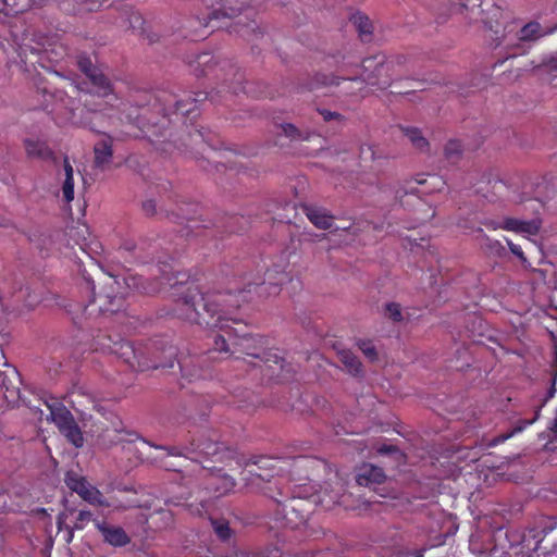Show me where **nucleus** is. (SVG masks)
I'll list each match as a JSON object with an SVG mask.
<instances>
[{"instance_id": "obj_1", "label": "nucleus", "mask_w": 557, "mask_h": 557, "mask_svg": "<svg viewBox=\"0 0 557 557\" xmlns=\"http://www.w3.org/2000/svg\"><path fill=\"white\" fill-rule=\"evenodd\" d=\"M290 281L289 274L284 270H268L263 277L260 275L250 278V275H243L238 280L228 282L225 290L201 292L194 282H178L168 274L160 277L157 284L147 283L141 276L129 275L124 278L128 288L139 293L152 294L160 292L164 285L174 289L176 296L174 314L190 323L208 329H219L222 334L213 337L214 347L205 356L177 359L182 376L189 382L207 377V372L199 367L212 358L213 352L234 355V362L237 368H259L264 377L270 381L283 382L288 379L290 366L280 349H265V339L260 335H252L242 332L243 320L235 315L244 302L252 299V290L262 296L275 295L280 287Z\"/></svg>"}, {"instance_id": "obj_2", "label": "nucleus", "mask_w": 557, "mask_h": 557, "mask_svg": "<svg viewBox=\"0 0 557 557\" xmlns=\"http://www.w3.org/2000/svg\"><path fill=\"white\" fill-rule=\"evenodd\" d=\"M206 92H194L184 98L173 99L169 104H160L157 101L150 106H131L125 114L127 124L136 127L135 137L147 138L150 143H157L165 136V122L171 114L187 116L197 108L198 103L207 99Z\"/></svg>"}, {"instance_id": "obj_3", "label": "nucleus", "mask_w": 557, "mask_h": 557, "mask_svg": "<svg viewBox=\"0 0 557 557\" xmlns=\"http://www.w3.org/2000/svg\"><path fill=\"white\" fill-rule=\"evenodd\" d=\"M107 348L135 371L173 368L176 358V348L174 346L159 347L157 342L135 346L129 341L120 339L113 342L112 345H108Z\"/></svg>"}, {"instance_id": "obj_4", "label": "nucleus", "mask_w": 557, "mask_h": 557, "mask_svg": "<svg viewBox=\"0 0 557 557\" xmlns=\"http://www.w3.org/2000/svg\"><path fill=\"white\" fill-rule=\"evenodd\" d=\"M405 62L404 57L387 59L384 54L367 58L362 61V74L359 77H347L342 81H350L358 85V90L363 89V84L377 89H385L391 86L394 77L400 74L396 67ZM341 77L322 75V85H339Z\"/></svg>"}, {"instance_id": "obj_5", "label": "nucleus", "mask_w": 557, "mask_h": 557, "mask_svg": "<svg viewBox=\"0 0 557 557\" xmlns=\"http://www.w3.org/2000/svg\"><path fill=\"white\" fill-rule=\"evenodd\" d=\"M88 290L91 294V300L84 306L83 312L87 315L115 313L120 311L125 301V295L122 293L120 282L109 276L99 292L90 278H85Z\"/></svg>"}, {"instance_id": "obj_6", "label": "nucleus", "mask_w": 557, "mask_h": 557, "mask_svg": "<svg viewBox=\"0 0 557 557\" xmlns=\"http://www.w3.org/2000/svg\"><path fill=\"white\" fill-rule=\"evenodd\" d=\"M168 451L169 456H182L193 461H200V457L215 458L222 460L227 448L218 440L215 432L202 431L198 438L193 437L188 446L171 445L157 446Z\"/></svg>"}, {"instance_id": "obj_7", "label": "nucleus", "mask_w": 557, "mask_h": 557, "mask_svg": "<svg viewBox=\"0 0 557 557\" xmlns=\"http://www.w3.org/2000/svg\"><path fill=\"white\" fill-rule=\"evenodd\" d=\"M542 36V27L537 22H530L519 29L517 23L511 21L504 27L503 40L507 49V59L525 53V44Z\"/></svg>"}, {"instance_id": "obj_8", "label": "nucleus", "mask_w": 557, "mask_h": 557, "mask_svg": "<svg viewBox=\"0 0 557 557\" xmlns=\"http://www.w3.org/2000/svg\"><path fill=\"white\" fill-rule=\"evenodd\" d=\"M46 404L50 410V419L57 425L60 433L76 448L83 447L84 436L71 411L57 400Z\"/></svg>"}, {"instance_id": "obj_9", "label": "nucleus", "mask_w": 557, "mask_h": 557, "mask_svg": "<svg viewBox=\"0 0 557 557\" xmlns=\"http://www.w3.org/2000/svg\"><path fill=\"white\" fill-rule=\"evenodd\" d=\"M479 17L483 25L492 33L491 39L495 42V47L502 46L504 44V27L509 23L500 22V20L505 18L503 9L494 0H485L482 9L478 11Z\"/></svg>"}, {"instance_id": "obj_10", "label": "nucleus", "mask_w": 557, "mask_h": 557, "mask_svg": "<svg viewBox=\"0 0 557 557\" xmlns=\"http://www.w3.org/2000/svg\"><path fill=\"white\" fill-rule=\"evenodd\" d=\"M65 485L72 491L77 493L85 502L90 505L108 506L102 493L92 486L85 476L70 470L64 476Z\"/></svg>"}, {"instance_id": "obj_11", "label": "nucleus", "mask_w": 557, "mask_h": 557, "mask_svg": "<svg viewBox=\"0 0 557 557\" xmlns=\"http://www.w3.org/2000/svg\"><path fill=\"white\" fill-rule=\"evenodd\" d=\"M65 485L72 491L77 493L85 502L90 505L108 506L102 493L92 486L85 476L70 470L64 476Z\"/></svg>"}, {"instance_id": "obj_12", "label": "nucleus", "mask_w": 557, "mask_h": 557, "mask_svg": "<svg viewBox=\"0 0 557 557\" xmlns=\"http://www.w3.org/2000/svg\"><path fill=\"white\" fill-rule=\"evenodd\" d=\"M77 65L82 73L89 79L90 84L101 97L113 94V86L110 79L103 74L102 70L95 65L87 54H81L77 58Z\"/></svg>"}, {"instance_id": "obj_13", "label": "nucleus", "mask_w": 557, "mask_h": 557, "mask_svg": "<svg viewBox=\"0 0 557 557\" xmlns=\"http://www.w3.org/2000/svg\"><path fill=\"white\" fill-rule=\"evenodd\" d=\"M49 83L48 85L39 86L37 89V92L42 94L44 97L42 109L51 114L64 109L67 111L66 114L72 116L74 100L64 90L51 87Z\"/></svg>"}, {"instance_id": "obj_14", "label": "nucleus", "mask_w": 557, "mask_h": 557, "mask_svg": "<svg viewBox=\"0 0 557 557\" xmlns=\"http://www.w3.org/2000/svg\"><path fill=\"white\" fill-rule=\"evenodd\" d=\"M275 461L276 459L271 457H253L246 463V467L250 468L247 469L246 472L251 475V478L246 479L250 480L252 483H255L256 480L270 483L271 479L276 474L274 465Z\"/></svg>"}, {"instance_id": "obj_15", "label": "nucleus", "mask_w": 557, "mask_h": 557, "mask_svg": "<svg viewBox=\"0 0 557 557\" xmlns=\"http://www.w3.org/2000/svg\"><path fill=\"white\" fill-rule=\"evenodd\" d=\"M3 362L0 363V386L4 389L5 398L18 396L21 376L16 368L8 363L4 355L1 352Z\"/></svg>"}, {"instance_id": "obj_16", "label": "nucleus", "mask_w": 557, "mask_h": 557, "mask_svg": "<svg viewBox=\"0 0 557 557\" xmlns=\"http://www.w3.org/2000/svg\"><path fill=\"white\" fill-rule=\"evenodd\" d=\"M95 528L101 533L104 543L114 546L123 547L131 542V537L121 527L108 524L106 521L95 520Z\"/></svg>"}, {"instance_id": "obj_17", "label": "nucleus", "mask_w": 557, "mask_h": 557, "mask_svg": "<svg viewBox=\"0 0 557 557\" xmlns=\"http://www.w3.org/2000/svg\"><path fill=\"white\" fill-rule=\"evenodd\" d=\"M276 503V517L275 520L277 522V527L280 528H290L294 529L297 527L298 522L293 520V518L289 517V515H295L296 518H298V509L294 505V503L297 500L296 497H293L290 499L289 504H286L284 500H280L275 498L273 495H270Z\"/></svg>"}, {"instance_id": "obj_18", "label": "nucleus", "mask_w": 557, "mask_h": 557, "mask_svg": "<svg viewBox=\"0 0 557 557\" xmlns=\"http://www.w3.org/2000/svg\"><path fill=\"white\" fill-rule=\"evenodd\" d=\"M502 228L515 233L536 235L540 232L541 223L539 220L523 221L516 218H505Z\"/></svg>"}, {"instance_id": "obj_19", "label": "nucleus", "mask_w": 557, "mask_h": 557, "mask_svg": "<svg viewBox=\"0 0 557 557\" xmlns=\"http://www.w3.org/2000/svg\"><path fill=\"white\" fill-rule=\"evenodd\" d=\"M304 212L315 227L320 230L332 228L334 216L326 209L308 205L304 207Z\"/></svg>"}, {"instance_id": "obj_20", "label": "nucleus", "mask_w": 557, "mask_h": 557, "mask_svg": "<svg viewBox=\"0 0 557 557\" xmlns=\"http://www.w3.org/2000/svg\"><path fill=\"white\" fill-rule=\"evenodd\" d=\"M94 164L98 169H104L113 157L112 138L106 136L94 146Z\"/></svg>"}, {"instance_id": "obj_21", "label": "nucleus", "mask_w": 557, "mask_h": 557, "mask_svg": "<svg viewBox=\"0 0 557 557\" xmlns=\"http://www.w3.org/2000/svg\"><path fill=\"white\" fill-rule=\"evenodd\" d=\"M24 146L29 158H36L39 160H55L54 152L46 141L27 138L24 140Z\"/></svg>"}, {"instance_id": "obj_22", "label": "nucleus", "mask_w": 557, "mask_h": 557, "mask_svg": "<svg viewBox=\"0 0 557 557\" xmlns=\"http://www.w3.org/2000/svg\"><path fill=\"white\" fill-rule=\"evenodd\" d=\"M386 475L382 468L376 466H364L361 471L357 474V483L361 486H368L370 484L383 483Z\"/></svg>"}, {"instance_id": "obj_23", "label": "nucleus", "mask_w": 557, "mask_h": 557, "mask_svg": "<svg viewBox=\"0 0 557 557\" xmlns=\"http://www.w3.org/2000/svg\"><path fill=\"white\" fill-rule=\"evenodd\" d=\"M213 60L214 58L210 52H202L189 62V66L196 76H207L216 66V62H213Z\"/></svg>"}, {"instance_id": "obj_24", "label": "nucleus", "mask_w": 557, "mask_h": 557, "mask_svg": "<svg viewBox=\"0 0 557 557\" xmlns=\"http://www.w3.org/2000/svg\"><path fill=\"white\" fill-rule=\"evenodd\" d=\"M350 22L357 29L359 37L363 42H370L372 40L373 24L367 15L361 12H357L351 15Z\"/></svg>"}, {"instance_id": "obj_25", "label": "nucleus", "mask_w": 557, "mask_h": 557, "mask_svg": "<svg viewBox=\"0 0 557 557\" xmlns=\"http://www.w3.org/2000/svg\"><path fill=\"white\" fill-rule=\"evenodd\" d=\"M539 416H540V409H537L535 411V414L532 419L519 420V422L512 428V430H510L506 433H502V434L495 436L494 438H492L488 443V446L490 447L497 446V445L504 443L505 441L509 440L510 437H512L515 434L522 432L527 426L533 424L537 420Z\"/></svg>"}, {"instance_id": "obj_26", "label": "nucleus", "mask_w": 557, "mask_h": 557, "mask_svg": "<svg viewBox=\"0 0 557 557\" xmlns=\"http://www.w3.org/2000/svg\"><path fill=\"white\" fill-rule=\"evenodd\" d=\"M120 251L129 253V256L133 257L135 261L139 262H145L146 259L151 255L147 251L143 240L139 243L131 239L124 240L120 246Z\"/></svg>"}, {"instance_id": "obj_27", "label": "nucleus", "mask_w": 557, "mask_h": 557, "mask_svg": "<svg viewBox=\"0 0 557 557\" xmlns=\"http://www.w3.org/2000/svg\"><path fill=\"white\" fill-rule=\"evenodd\" d=\"M63 169L65 178L62 184V195L63 199L70 203L74 199V177H73V166L70 163V160L67 157L64 158L63 161Z\"/></svg>"}, {"instance_id": "obj_28", "label": "nucleus", "mask_w": 557, "mask_h": 557, "mask_svg": "<svg viewBox=\"0 0 557 557\" xmlns=\"http://www.w3.org/2000/svg\"><path fill=\"white\" fill-rule=\"evenodd\" d=\"M243 10V5H227L226 2L223 3L222 8L218 10H212L208 17L205 18L203 26H209L210 23L213 20H220V18H232L234 16H237Z\"/></svg>"}, {"instance_id": "obj_29", "label": "nucleus", "mask_w": 557, "mask_h": 557, "mask_svg": "<svg viewBox=\"0 0 557 557\" xmlns=\"http://www.w3.org/2000/svg\"><path fill=\"white\" fill-rule=\"evenodd\" d=\"M341 362L344 364L348 373L354 376L362 374V364L359 358L350 350H342L338 354Z\"/></svg>"}, {"instance_id": "obj_30", "label": "nucleus", "mask_w": 557, "mask_h": 557, "mask_svg": "<svg viewBox=\"0 0 557 557\" xmlns=\"http://www.w3.org/2000/svg\"><path fill=\"white\" fill-rule=\"evenodd\" d=\"M403 134L410 140L412 146L420 150L425 151L429 148V141L422 136V133L417 127H400Z\"/></svg>"}, {"instance_id": "obj_31", "label": "nucleus", "mask_w": 557, "mask_h": 557, "mask_svg": "<svg viewBox=\"0 0 557 557\" xmlns=\"http://www.w3.org/2000/svg\"><path fill=\"white\" fill-rule=\"evenodd\" d=\"M200 206L196 202H185L177 206V210L171 214L177 220H185L193 222L196 220V214L199 212Z\"/></svg>"}, {"instance_id": "obj_32", "label": "nucleus", "mask_w": 557, "mask_h": 557, "mask_svg": "<svg viewBox=\"0 0 557 557\" xmlns=\"http://www.w3.org/2000/svg\"><path fill=\"white\" fill-rule=\"evenodd\" d=\"M16 297L17 299L23 298L26 307L34 308L42 300V290H37L36 288L26 286L18 290Z\"/></svg>"}, {"instance_id": "obj_33", "label": "nucleus", "mask_w": 557, "mask_h": 557, "mask_svg": "<svg viewBox=\"0 0 557 557\" xmlns=\"http://www.w3.org/2000/svg\"><path fill=\"white\" fill-rule=\"evenodd\" d=\"M485 0H459L460 12H466L471 22L478 21V11L482 9Z\"/></svg>"}, {"instance_id": "obj_34", "label": "nucleus", "mask_w": 557, "mask_h": 557, "mask_svg": "<svg viewBox=\"0 0 557 557\" xmlns=\"http://www.w3.org/2000/svg\"><path fill=\"white\" fill-rule=\"evenodd\" d=\"M212 529L215 535L223 542L228 541L233 534L230 523L225 519L210 518Z\"/></svg>"}, {"instance_id": "obj_35", "label": "nucleus", "mask_w": 557, "mask_h": 557, "mask_svg": "<svg viewBox=\"0 0 557 557\" xmlns=\"http://www.w3.org/2000/svg\"><path fill=\"white\" fill-rule=\"evenodd\" d=\"M416 182L419 185L428 184L429 188L426 191H429V193L441 191L444 188V186L446 185V182L443 180V177L438 176L436 174H429L426 178H422V176L419 175L418 178L416 180Z\"/></svg>"}, {"instance_id": "obj_36", "label": "nucleus", "mask_w": 557, "mask_h": 557, "mask_svg": "<svg viewBox=\"0 0 557 557\" xmlns=\"http://www.w3.org/2000/svg\"><path fill=\"white\" fill-rule=\"evenodd\" d=\"M227 228L231 233H237L244 231L248 224L249 221L244 215H231L227 218Z\"/></svg>"}, {"instance_id": "obj_37", "label": "nucleus", "mask_w": 557, "mask_h": 557, "mask_svg": "<svg viewBox=\"0 0 557 557\" xmlns=\"http://www.w3.org/2000/svg\"><path fill=\"white\" fill-rule=\"evenodd\" d=\"M251 394L248 391H242L239 394H233L232 399L227 400V404L236 406L239 409L249 410L250 406H253V404H248L247 399L250 398Z\"/></svg>"}, {"instance_id": "obj_38", "label": "nucleus", "mask_w": 557, "mask_h": 557, "mask_svg": "<svg viewBox=\"0 0 557 557\" xmlns=\"http://www.w3.org/2000/svg\"><path fill=\"white\" fill-rule=\"evenodd\" d=\"M358 348L362 351V354L370 360H377V351L372 341L370 339H359L357 342Z\"/></svg>"}, {"instance_id": "obj_39", "label": "nucleus", "mask_w": 557, "mask_h": 557, "mask_svg": "<svg viewBox=\"0 0 557 557\" xmlns=\"http://www.w3.org/2000/svg\"><path fill=\"white\" fill-rule=\"evenodd\" d=\"M445 157L455 162L461 153V144L458 140H449L444 149Z\"/></svg>"}, {"instance_id": "obj_40", "label": "nucleus", "mask_w": 557, "mask_h": 557, "mask_svg": "<svg viewBox=\"0 0 557 557\" xmlns=\"http://www.w3.org/2000/svg\"><path fill=\"white\" fill-rule=\"evenodd\" d=\"M95 520L91 511L79 510L72 527L76 530H83L90 521L95 523Z\"/></svg>"}, {"instance_id": "obj_41", "label": "nucleus", "mask_w": 557, "mask_h": 557, "mask_svg": "<svg viewBox=\"0 0 557 557\" xmlns=\"http://www.w3.org/2000/svg\"><path fill=\"white\" fill-rule=\"evenodd\" d=\"M386 314L389 319H392L394 322H399L403 320L401 314V307L399 304L396 302H389L385 307Z\"/></svg>"}, {"instance_id": "obj_42", "label": "nucleus", "mask_w": 557, "mask_h": 557, "mask_svg": "<svg viewBox=\"0 0 557 557\" xmlns=\"http://www.w3.org/2000/svg\"><path fill=\"white\" fill-rule=\"evenodd\" d=\"M235 487V481L230 475H224L221 479V485L215 486V492H218L220 495L226 494L231 492Z\"/></svg>"}, {"instance_id": "obj_43", "label": "nucleus", "mask_w": 557, "mask_h": 557, "mask_svg": "<svg viewBox=\"0 0 557 557\" xmlns=\"http://www.w3.org/2000/svg\"><path fill=\"white\" fill-rule=\"evenodd\" d=\"M282 132L286 137L290 139H307V137H302L301 132L293 124H283Z\"/></svg>"}, {"instance_id": "obj_44", "label": "nucleus", "mask_w": 557, "mask_h": 557, "mask_svg": "<svg viewBox=\"0 0 557 557\" xmlns=\"http://www.w3.org/2000/svg\"><path fill=\"white\" fill-rule=\"evenodd\" d=\"M376 450L380 455L395 454L398 458H403L400 450L395 445L383 444Z\"/></svg>"}, {"instance_id": "obj_45", "label": "nucleus", "mask_w": 557, "mask_h": 557, "mask_svg": "<svg viewBox=\"0 0 557 557\" xmlns=\"http://www.w3.org/2000/svg\"><path fill=\"white\" fill-rule=\"evenodd\" d=\"M507 245L509 247V250L520 259V261L522 263H525L527 262V258L524 256V252L522 250V248L517 245V244H513L510 239H507Z\"/></svg>"}, {"instance_id": "obj_46", "label": "nucleus", "mask_w": 557, "mask_h": 557, "mask_svg": "<svg viewBox=\"0 0 557 557\" xmlns=\"http://www.w3.org/2000/svg\"><path fill=\"white\" fill-rule=\"evenodd\" d=\"M319 113L322 115L323 120L325 122H329V121H332V120H338V121H343L344 116L337 112H332L330 110H326V109H321L319 110Z\"/></svg>"}, {"instance_id": "obj_47", "label": "nucleus", "mask_w": 557, "mask_h": 557, "mask_svg": "<svg viewBox=\"0 0 557 557\" xmlns=\"http://www.w3.org/2000/svg\"><path fill=\"white\" fill-rule=\"evenodd\" d=\"M141 208L144 213L148 216H151L157 212L156 202L151 199L144 201Z\"/></svg>"}, {"instance_id": "obj_48", "label": "nucleus", "mask_w": 557, "mask_h": 557, "mask_svg": "<svg viewBox=\"0 0 557 557\" xmlns=\"http://www.w3.org/2000/svg\"><path fill=\"white\" fill-rule=\"evenodd\" d=\"M487 247L492 252L497 255H502L504 252L505 248L499 240L487 238Z\"/></svg>"}, {"instance_id": "obj_49", "label": "nucleus", "mask_w": 557, "mask_h": 557, "mask_svg": "<svg viewBox=\"0 0 557 557\" xmlns=\"http://www.w3.org/2000/svg\"><path fill=\"white\" fill-rule=\"evenodd\" d=\"M66 519H67V512L66 511H62V512H60L57 516V529H58V532H62V531L65 532V525H69L66 523Z\"/></svg>"}, {"instance_id": "obj_50", "label": "nucleus", "mask_w": 557, "mask_h": 557, "mask_svg": "<svg viewBox=\"0 0 557 557\" xmlns=\"http://www.w3.org/2000/svg\"><path fill=\"white\" fill-rule=\"evenodd\" d=\"M480 224L484 225L488 230L496 231L498 228H502L503 222H497V221L492 220V219H484V220L480 221Z\"/></svg>"}, {"instance_id": "obj_51", "label": "nucleus", "mask_w": 557, "mask_h": 557, "mask_svg": "<svg viewBox=\"0 0 557 557\" xmlns=\"http://www.w3.org/2000/svg\"><path fill=\"white\" fill-rule=\"evenodd\" d=\"M74 528L72 525H65L64 541L70 544L74 537Z\"/></svg>"}, {"instance_id": "obj_52", "label": "nucleus", "mask_w": 557, "mask_h": 557, "mask_svg": "<svg viewBox=\"0 0 557 557\" xmlns=\"http://www.w3.org/2000/svg\"><path fill=\"white\" fill-rule=\"evenodd\" d=\"M311 462H312V460L305 458V457H296L294 459V465L297 467H302V466H306L307 463H311Z\"/></svg>"}, {"instance_id": "obj_53", "label": "nucleus", "mask_w": 557, "mask_h": 557, "mask_svg": "<svg viewBox=\"0 0 557 557\" xmlns=\"http://www.w3.org/2000/svg\"><path fill=\"white\" fill-rule=\"evenodd\" d=\"M458 225L465 230H475L474 225L468 223V221L466 220H459Z\"/></svg>"}, {"instance_id": "obj_54", "label": "nucleus", "mask_w": 557, "mask_h": 557, "mask_svg": "<svg viewBox=\"0 0 557 557\" xmlns=\"http://www.w3.org/2000/svg\"><path fill=\"white\" fill-rule=\"evenodd\" d=\"M54 77L61 79L63 83H66L69 86H71L73 89H76V86L67 78L59 75L58 73H54Z\"/></svg>"}, {"instance_id": "obj_55", "label": "nucleus", "mask_w": 557, "mask_h": 557, "mask_svg": "<svg viewBox=\"0 0 557 557\" xmlns=\"http://www.w3.org/2000/svg\"><path fill=\"white\" fill-rule=\"evenodd\" d=\"M555 392H556V388H555V385L553 384V386L548 391V398L554 397Z\"/></svg>"}, {"instance_id": "obj_56", "label": "nucleus", "mask_w": 557, "mask_h": 557, "mask_svg": "<svg viewBox=\"0 0 557 557\" xmlns=\"http://www.w3.org/2000/svg\"><path fill=\"white\" fill-rule=\"evenodd\" d=\"M423 556H424V549H420V550L414 553L413 557H423Z\"/></svg>"}, {"instance_id": "obj_57", "label": "nucleus", "mask_w": 557, "mask_h": 557, "mask_svg": "<svg viewBox=\"0 0 557 557\" xmlns=\"http://www.w3.org/2000/svg\"><path fill=\"white\" fill-rule=\"evenodd\" d=\"M552 429H553V430H554V429H557V417L554 419V425H553V428H552Z\"/></svg>"}, {"instance_id": "obj_58", "label": "nucleus", "mask_w": 557, "mask_h": 557, "mask_svg": "<svg viewBox=\"0 0 557 557\" xmlns=\"http://www.w3.org/2000/svg\"><path fill=\"white\" fill-rule=\"evenodd\" d=\"M503 63H504V60H500V61L494 63V66L502 65Z\"/></svg>"}, {"instance_id": "obj_59", "label": "nucleus", "mask_w": 557, "mask_h": 557, "mask_svg": "<svg viewBox=\"0 0 557 557\" xmlns=\"http://www.w3.org/2000/svg\"><path fill=\"white\" fill-rule=\"evenodd\" d=\"M304 520H305V516H304V515H301V516L299 517V522H301V521H304Z\"/></svg>"}, {"instance_id": "obj_60", "label": "nucleus", "mask_w": 557, "mask_h": 557, "mask_svg": "<svg viewBox=\"0 0 557 557\" xmlns=\"http://www.w3.org/2000/svg\"><path fill=\"white\" fill-rule=\"evenodd\" d=\"M350 227H351V225L343 226V227H342V230H345V231H346V230H348V228H350Z\"/></svg>"}, {"instance_id": "obj_61", "label": "nucleus", "mask_w": 557, "mask_h": 557, "mask_svg": "<svg viewBox=\"0 0 557 557\" xmlns=\"http://www.w3.org/2000/svg\"><path fill=\"white\" fill-rule=\"evenodd\" d=\"M242 90H243V91H245V92H247V87H246V86H243V87H242Z\"/></svg>"}, {"instance_id": "obj_62", "label": "nucleus", "mask_w": 557, "mask_h": 557, "mask_svg": "<svg viewBox=\"0 0 557 557\" xmlns=\"http://www.w3.org/2000/svg\"><path fill=\"white\" fill-rule=\"evenodd\" d=\"M319 238H324L325 234L318 235Z\"/></svg>"}, {"instance_id": "obj_63", "label": "nucleus", "mask_w": 557, "mask_h": 557, "mask_svg": "<svg viewBox=\"0 0 557 557\" xmlns=\"http://www.w3.org/2000/svg\"><path fill=\"white\" fill-rule=\"evenodd\" d=\"M368 150L371 151V156H373V151H372L371 147H368Z\"/></svg>"}]
</instances>
